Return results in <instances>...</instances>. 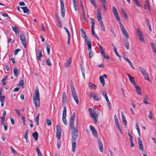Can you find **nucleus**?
Returning a JSON list of instances; mask_svg holds the SVG:
<instances>
[{
    "label": "nucleus",
    "instance_id": "nucleus-56",
    "mask_svg": "<svg viewBox=\"0 0 156 156\" xmlns=\"http://www.w3.org/2000/svg\"><path fill=\"white\" fill-rule=\"evenodd\" d=\"M20 51V49H16L14 52V55H16L18 54V52Z\"/></svg>",
    "mask_w": 156,
    "mask_h": 156
},
{
    "label": "nucleus",
    "instance_id": "nucleus-55",
    "mask_svg": "<svg viewBox=\"0 0 156 156\" xmlns=\"http://www.w3.org/2000/svg\"><path fill=\"white\" fill-rule=\"evenodd\" d=\"M6 77L7 76H6L4 78L2 81V83L4 85H5L6 84L5 80H6Z\"/></svg>",
    "mask_w": 156,
    "mask_h": 156
},
{
    "label": "nucleus",
    "instance_id": "nucleus-13",
    "mask_svg": "<svg viewBox=\"0 0 156 156\" xmlns=\"http://www.w3.org/2000/svg\"><path fill=\"white\" fill-rule=\"evenodd\" d=\"M138 139L139 143V148L141 151H144V148L142 141L139 138H138Z\"/></svg>",
    "mask_w": 156,
    "mask_h": 156
},
{
    "label": "nucleus",
    "instance_id": "nucleus-19",
    "mask_svg": "<svg viewBox=\"0 0 156 156\" xmlns=\"http://www.w3.org/2000/svg\"><path fill=\"white\" fill-rule=\"evenodd\" d=\"M121 114L122 118V120L123 124L126 126V125L127 121L126 119L125 116L124 115L122 112H121Z\"/></svg>",
    "mask_w": 156,
    "mask_h": 156
},
{
    "label": "nucleus",
    "instance_id": "nucleus-14",
    "mask_svg": "<svg viewBox=\"0 0 156 156\" xmlns=\"http://www.w3.org/2000/svg\"><path fill=\"white\" fill-rule=\"evenodd\" d=\"M127 75L128 76L129 80L131 82V83L132 84L134 85L136 84L134 81V78L132 76L129 74L128 73H127Z\"/></svg>",
    "mask_w": 156,
    "mask_h": 156
},
{
    "label": "nucleus",
    "instance_id": "nucleus-64",
    "mask_svg": "<svg viewBox=\"0 0 156 156\" xmlns=\"http://www.w3.org/2000/svg\"><path fill=\"white\" fill-rule=\"evenodd\" d=\"M89 55L90 58H92L94 55V53L93 52L90 51L89 52Z\"/></svg>",
    "mask_w": 156,
    "mask_h": 156
},
{
    "label": "nucleus",
    "instance_id": "nucleus-36",
    "mask_svg": "<svg viewBox=\"0 0 156 156\" xmlns=\"http://www.w3.org/2000/svg\"><path fill=\"white\" fill-rule=\"evenodd\" d=\"M71 87V91L72 93V94H75L76 93L75 88L73 86V84H70Z\"/></svg>",
    "mask_w": 156,
    "mask_h": 156
},
{
    "label": "nucleus",
    "instance_id": "nucleus-24",
    "mask_svg": "<svg viewBox=\"0 0 156 156\" xmlns=\"http://www.w3.org/2000/svg\"><path fill=\"white\" fill-rule=\"evenodd\" d=\"M72 96L73 99H74L75 101H76V104L78 105L79 103V101L78 97L76 93L73 94H72Z\"/></svg>",
    "mask_w": 156,
    "mask_h": 156
},
{
    "label": "nucleus",
    "instance_id": "nucleus-7",
    "mask_svg": "<svg viewBox=\"0 0 156 156\" xmlns=\"http://www.w3.org/2000/svg\"><path fill=\"white\" fill-rule=\"evenodd\" d=\"M60 1L61 4V16L63 18H64L65 15V9L64 7V4L63 0H60Z\"/></svg>",
    "mask_w": 156,
    "mask_h": 156
},
{
    "label": "nucleus",
    "instance_id": "nucleus-52",
    "mask_svg": "<svg viewBox=\"0 0 156 156\" xmlns=\"http://www.w3.org/2000/svg\"><path fill=\"white\" fill-rule=\"evenodd\" d=\"M88 95L90 98L94 97V94H95V93L93 92H90V93H88L87 94Z\"/></svg>",
    "mask_w": 156,
    "mask_h": 156
},
{
    "label": "nucleus",
    "instance_id": "nucleus-54",
    "mask_svg": "<svg viewBox=\"0 0 156 156\" xmlns=\"http://www.w3.org/2000/svg\"><path fill=\"white\" fill-rule=\"evenodd\" d=\"M61 133L56 132V137L58 139H61Z\"/></svg>",
    "mask_w": 156,
    "mask_h": 156
},
{
    "label": "nucleus",
    "instance_id": "nucleus-10",
    "mask_svg": "<svg viewBox=\"0 0 156 156\" xmlns=\"http://www.w3.org/2000/svg\"><path fill=\"white\" fill-rule=\"evenodd\" d=\"M90 128L93 136L95 137H97L98 136V133L96 129H95L94 126L92 125H90Z\"/></svg>",
    "mask_w": 156,
    "mask_h": 156
},
{
    "label": "nucleus",
    "instance_id": "nucleus-59",
    "mask_svg": "<svg viewBox=\"0 0 156 156\" xmlns=\"http://www.w3.org/2000/svg\"><path fill=\"white\" fill-rule=\"evenodd\" d=\"M149 113L150 114L149 115V117L151 119H152L153 117L152 113L151 111H149Z\"/></svg>",
    "mask_w": 156,
    "mask_h": 156
},
{
    "label": "nucleus",
    "instance_id": "nucleus-28",
    "mask_svg": "<svg viewBox=\"0 0 156 156\" xmlns=\"http://www.w3.org/2000/svg\"><path fill=\"white\" fill-rule=\"evenodd\" d=\"M100 81L102 84L103 86L105 85V81L103 76H100L99 77Z\"/></svg>",
    "mask_w": 156,
    "mask_h": 156
},
{
    "label": "nucleus",
    "instance_id": "nucleus-35",
    "mask_svg": "<svg viewBox=\"0 0 156 156\" xmlns=\"http://www.w3.org/2000/svg\"><path fill=\"white\" fill-rule=\"evenodd\" d=\"M56 133H62V130L61 127L58 125H57L56 126Z\"/></svg>",
    "mask_w": 156,
    "mask_h": 156
},
{
    "label": "nucleus",
    "instance_id": "nucleus-25",
    "mask_svg": "<svg viewBox=\"0 0 156 156\" xmlns=\"http://www.w3.org/2000/svg\"><path fill=\"white\" fill-rule=\"evenodd\" d=\"M12 30L14 31L16 34L19 33V29L16 26H12Z\"/></svg>",
    "mask_w": 156,
    "mask_h": 156
},
{
    "label": "nucleus",
    "instance_id": "nucleus-21",
    "mask_svg": "<svg viewBox=\"0 0 156 156\" xmlns=\"http://www.w3.org/2000/svg\"><path fill=\"white\" fill-rule=\"evenodd\" d=\"M62 102L63 104L66 103L67 101V97L66 96V93L65 92H64L62 94Z\"/></svg>",
    "mask_w": 156,
    "mask_h": 156
},
{
    "label": "nucleus",
    "instance_id": "nucleus-9",
    "mask_svg": "<svg viewBox=\"0 0 156 156\" xmlns=\"http://www.w3.org/2000/svg\"><path fill=\"white\" fill-rule=\"evenodd\" d=\"M85 41L87 46H88V51H91V44L90 39L88 37H86L85 38Z\"/></svg>",
    "mask_w": 156,
    "mask_h": 156
},
{
    "label": "nucleus",
    "instance_id": "nucleus-23",
    "mask_svg": "<svg viewBox=\"0 0 156 156\" xmlns=\"http://www.w3.org/2000/svg\"><path fill=\"white\" fill-rule=\"evenodd\" d=\"M102 5L105 10H106L107 8L106 6V0H101Z\"/></svg>",
    "mask_w": 156,
    "mask_h": 156
},
{
    "label": "nucleus",
    "instance_id": "nucleus-26",
    "mask_svg": "<svg viewBox=\"0 0 156 156\" xmlns=\"http://www.w3.org/2000/svg\"><path fill=\"white\" fill-rule=\"evenodd\" d=\"M97 17L98 19V21L99 22H101V21H102L101 20L102 19V16L101 13L100 12H98L97 16Z\"/></svg>",
    "mask_w": 156,
    "mask_h": 156
},
{
    "label": "nucleus",
    "instance_id": "nucleus-37",
    "mask_svg": "<svg viewBox=\"0 0 156 156\" xmlns=\"http://www.w3.org/2000/svg\"><path fill=\"white\" fill-rule=\"evenodd\" d=\"M121 31H122L123 34L126 36V38H129V34L126 31V29Z\"/></svg>",
    "mask_w": 156,
    "mask_h": 156
},
{
    "label": "nucleus",
    "instance_id": "nucleus-62",
    "mask_svg": "<svg viewBox=\"0 0 156 156\" xmlns=\"http://www.w3.org/2000/svg\"><path fill=\"white\" fill-rule=\"evenodd\" d=\"M5 98V96H2L0 97V101L1 102H3L4 101Z\"/></svg>",
    "mask_w": 156,
    "mask_h": 156
},
{
    "label": "nucleus",
    "instance_id": "nucleus-50",
    "mask_svg": "<svg viewBox=\"0 0 156 156\" xmlns=\"http://www.w3.org/2000/svg\"><path fill=\"white\" fill-rule=\"evenodd\" d=\"M46 64L49 66H51V65L50 59L48 58L47 60Z\"/></svg>",
    "mask_w": 156,
    "mask_h": 156
},
{
    "label": "nucleus",
    "instance_id": "nucleus-15",
    "mask_svg": "<svg viewBox=\"0 0 156 156\" xmlns=\"http://www.w3.org/2000/svg\"><path fill=\"white\" fill-rule=\"evenodd\" d=\"M144 8L145 9H148L149 10H150V5L148 0H147L146 1L144 6Z\"/></svg>",
    "mask_w": 156,
    "mask_h": 156
},
{
    "label": "nucleus",
    "instance_id": "nucleus-47",
    "mask_svg": "<svg viewBox=\"0 0 156 156\" xmlns=\"http://www.w3.org/2000/svg\"><path fill=\"white\" fill-rule=\"evenodd\" d=\"M36 151L38 156H42L40 151L38 148H36Z\"/></svg>",
    "mask_w": 156,
    "mask_h": 156
},
{
    "label": "nucleus",
    "instance_id": "nucleus-6",
    "mask_svg": "<svg viewBox=\"0 0 156 156\" xmlns=\"http://www.w3.org/2000/svg\"><path fill=\"white\" fill-rule=\"evenodd\" d=\"M136 32L137 35L139 38L140 41L141 42H144L145 41V40L144 39L143 35L141 32L140 30L138 28H137L136 29Z\"/></svg>",
    "mask_w": 156,
    "mask_h": 156
},
{
    "label": "nucleus",
    "instance_id": "nucleus-1",
    "mask_svg": "<svg viewBox=\"0 0 156 156\" xmlns=\"http://www.w3.org/2000/svg\"><path fill=\"white\" fill-rule=\"evenodd\" d=\"M71 136H72V151L74 152L75 151L76 148V141L77 137L78 130L77 128H72Z\"/></svg>",
    "mask_w": 156,
    "mask_h": 156
},
{
    "label": "nucleus",
    "instance_id": "nucleus-61",
    "mask_svg": "<svg viewBox=\"0 0 156 156\" xmlns=\"http://www.w3.org/2000/svg\"><path fill=\"white\" fill-rule=\"evenodd\" d=\"M15 111L19 116H21L19 110L15 109Z\"/></svg>",
    "mask_w": 156,
    "mask_h": 156
},
{
    "label": "nucleus",
    "instance_id": "nucleus-33",
    "mask_svg": "<svg viewBox=\"0 0 156 156\" xmlns=\"http://www.w3.org/2000/svg\"><path fill=\"white\" fill-rule=\"evenodd\" d=\"M13 72L14 75L15 76L17 77L18 74V70L17 68H14L13 69Z\"/></svg>",
    "mask_w": 156,
    "mask_h": 156
},
{
    "label": "nucleus",
    "instance_id": "nucleus-12",
    "mask_svg": "<svg viewBox=\"0 0 156 156\" xmlns=\"http://www.w3.org/2000/svg\"><path fill=\"white\" fill-rule=\"evenodd\" d=\"M114 118H115V123L117 127V128H118L119 130L120 131V133H122L121 132V130L119 124V122L116 116V115H115Z\"/></svg>",
    "mask_w": 156,
    "mask_h": 156
},
{
    "label": "nucleus",
    "instance_id": "nucleus-11",
    "mask_svg": "<svg viewBox=\"0 0 156 156\" xmlns=\"http://www.w3.org/2000/svg\"><path fill=\"white\" fill-rule=\"evenodd\" d=\"M75 118V116H72L70 118L69 122V125L71 128L75 127L74 126Z\"/></svg>",
    "mask_w": 156,
    "mask_h": 156
},
{
    "label": "nucleus",
    "instance_id": "nucleus-43",
    "mask_svg": "<svg viewBox=\"0 0 156 156\" xmlns=\"http://www.w3.org/2000/svg\"><path fill=\"white\" fill-rule=\"evenodd\" d=\"M91 23L92 24L91 28H94V19L90 18Z\"/></svg>",
    "mask_w": 156,
    "mask_h": 156
},
{
    "label": "nucleus",
    "instance_id": "nucleus-40",
    "mask_svg": "<svg viewBox=\"0 0 156 156\" xmlns=\"http://www.w3.org/2000/svg\"><path fill=\"white\" fill-rule=\"evenodd\" d=\"M89 87L92 89H95L96 87V86L93 84L92 83H89Z\"/></svg>",
    "mask_w": 156,
    "mask_h": 156
},
{
    "label": "nucleus",
    "instance_id": "nucleus-5",
    "mask_svg": "<svg viewBox=\"0 0 156 156\" xmlns=\"http://www.w3.org/2000/svg\"><path fill=\"white\" fill-rule=\"evenodd\" d=\"M66 106H64L62 113V119L64 123L66 125H67L68 123L66 117Z\"/></svg>",
    "mask_w": 156,
    "mask_h": 156
},
{
    "label": "nucleus",
    "instance_id": "nucleus-27",
    "mask_svg": "<svg viewBox=\"0 0 156 156\" xmlns=\"http://www.w3.org/2000/svg\"><path fill=\"white\" fill-rule=\"evenodd\" d=\"M32 135L34 137L35 140H38V134L37 131H35L33 133H32Z\"/></svg>",
    "mask_w": 156,
    "mask_h": 156
},
{
    "label": "nucleus",
    "instance_id": "nucleus-3",
    "mask_svg": "<svg viewBox=\"0 0 156 156\" xmlns=\"http://www.w3.org/2000/svg\"><path fill=\"white\" fill-rule=\"evenodd\" d=\"M90 115L91 117L93 118L94 123L96 124L97 122L99 115V113L98 111H97V110L96 109H94L92 113H90Z\"/></svg>",
    "mask_w": 156,
    "mask_h": 156
},
{
    "label": "nucleus",
    "instance_id": "nucleus-46",
    "mask_svg": "<svg viewBox=\"0 0 156 156\" xmlns=\"http://www.w3.org/2000/svg\"><path fill=\"white\" fill-rule=\"evenodd\" d=\"M81 72L82 74V75L83 77V78L84 79L85 78V73H84V68L82 67H81Z\"/></svg>",
    "mask_w": 156,
    "mask_h": 156
},
{
    "label": "nucleus",
    "instance_id": "nucleus-58",
    "mask_svg": "<svg viewBox=\"0 0 156 156\" xmlns=\"http://www.w3.org/2000/svg\"><path fill=\"white\" fill-rule=\"evenodd\" d=\"M91 3L94 5V6L96 7V5L94 0H90Z\"/></svg>",
    "mask_w": 156,
    "mask_h": 156
},
{
    "label": "nucleus",
    "instance_id": "nucleus-49",
    "mask_svg": "<svg viewBox=\"0 0 156 156\" xmlns=\"http://www.w3.org/2000/svg\"><path fill=\"white\" fill-rule=\"evenodd\" d=\"M80 31L82 34V37L83 38L85 37H86V34L83 29L82 28H81L80 29Z\"/></svg>",
    "mask_w": 156,
    "mask_h": 156
},
{
    "label": "nucleus",
    "instance_id": "nucleus-2",
    "mask_svg": "<svg viewBox=\"0 0 156 156\" xmlns=\"http://www.w3.org/2000/svg\"><path fill=\"white\" fill-rule=\"evenodd\" d=\"M33 102L36 107L40 106V98L38 87H36L34 94L33 96Z\"/></svg>",
    "mask_w": 156,
    "mask_h": 156
},
{
    "label": "nucleus",
    "instance_id": "nucleus-48",
    "mask_svg": "<svg viewBox=\"0 0 156 156\" xmlns=\"http://www.w3.org/2000/svg\"><path fill=\"white\" fill-rule=\"evenodd\" d=\"M82 13H83V14H82L83 18V19L85 21H86L87 20H86V17L85 11L84 10H82Z\"/></svg>",
    "mask_w": 156,
    "mask_h": 156
},
{
    "label": "nucleus",
    "instance_id": "nucleus-20",
    "mask_svg": "<svg viewBox=\"0 0 156 156\" xmlns=\"http://www.w3.org/2000/svg\"><path fill=\"white\" fill-rule=\"evenodd\" d=\"M37 53L38 55L37 56V57L39 60L41 61V58L43 56L41 50L40 49H38Z\"/></svg>",
    "mask_w": 156,
    "mask_h": 156
},
{
    "label": "nucleus",
    "instance_id": "nucleus-51",
    "mask_svg": "<svg viewBox=\"0 0 156 156\" xmlns=\"http://www.w3.org/2000/svg\"><path fill=\"white\" fill-rule=\"evenodd\" d=\"M64 29L65 30L67 33V34L68 37H70V32L68 29L66 27H64Z\"/></svg>",
    "mask_w": 156,
    "mask_h": 156
},
{
    "label": "nucleus",
    "instance_id": "nucleus-29",
    "mask_svg": "<svg viewBox=\"0 0 156 156\" xmlns=\"http://www.w3.org/2000/svg\"><path fill=\"white\" fill-rule=\"evenodd\" d=\"M148 97L147 95H146L145 97H144V100H143V102L145 104H148L150 105L151 104L149 102H147V100H148Z\"/></svg>",
    "mask_w": 156,
    "mask_h": 156
},
{
    "label": "nucleus",
    "instance_id": "nucleus-63",
    "mask_svg": "<svg viewBox=\"0 0 156 156\" xmlns=\"http://www.w3.org/2000/svg\"><path fill=\"white\" fill-rule=\"evenodd\" d=\"M127 38L126 39H124L123 40V43H124V44H126L129 43L128 41L129 38Z\"/></svg>",
    "mask_w": 156,
    "mask_h": 156
},
{
    "label": "nucleus",
    "instance_id": "nucleus-57",
    "mask_svg": "<svg viewBox=\"0 0 156 156\" xmlns=\"http://www.w3.org/2000/svg\"><path fill=\"white\" fill-rule=\"evenodd\" d=\"M0 118L1 119V124H4L5 121V117H1Z\"/></svg>",
    "mask_w": 156,
    "mask_h": 156
},
{
    "label": "nucleus",
    "instance_id": "nucleus-17",
    "mask_svg": "<svg viewBox=\"0 0 156 156\" xmlns=\"http://www.w3.org/2000/svg\"><path fill=\"white\" fill-rule=\"evenodd\" d=\"M71 61L72 58L70 57L68 59L66 62L64 64L65 66L66 67L69 66L71 64Z\"/></svg>",
    "mask_w": 156,
    "mask_h": 156
},
{
    "label": "nucleus",
    "instance_id": "nucleus-30",
    "mask_svg": "<svg viewBox=\"0 0 156 156\" xmlns=\"http://www.w3.org/2000/svg\"><path fill=\"white\" fill-rule=\"evenodd\" d=\"M24 13H29L30 12L29 10L28 9L27 7H21Z\"/></svg>",
    "mask_w": 156,
    "mask_h": 156
},
{
    "label": "nucleus",
    "instance_id": "nucleus-41",
    "mask_svg": "<svg viewBox=\"0 0 156 156\" xmlns=\"http://www.w3.org/2000/svg\"><path fill=\"white\" fill-rule=\"evenodd\" d=\"M46 47L47 54L48 55H49L50 53V46L47 44L46 45Z\"/></svg>",
    "mask_w": 156,
    "mask_h": 156
},
{
    "label": "nucleus",
    "instance_id": "nucleus-34",
    "mask_svg": "<svg viewBox=\"0 0 156 156\" xmlns=\"http://www.w3.org/2000/svg\"><path fill=\"white\" fill-rule=\"evenodd\" d=\"M99 23H100V26H101V29L103 30V31L104 32H105V27L104 26V25L103 23V22L101 21V22H100Z\"/></svg>",
    "mask_w": 156,
    "mask_h": 156
},
{
    "label": "nucleus",
    "instance_id": "nucleus-4",
    "mask_svg": "<svg viewBox=\"0 0 156 156\" xmlns=\"http://www.w3.org/2000/svg\"><path fill=\"white\" fill-rule=\"evenodd\" d=\"M20 38L21 40L22 44L23 45L25 48L26 46V42L25 34L22 32L20 34Z\"/></svg>",
    "mask_w": 156,
    "mask_h": 156
},
{
    "label": "nucleus",
    "instance_id": "nucleus-8",
    "mask_svg": "<svg viewBox=\"0 0 156 156\" xmlns=\"http://www.w3.org/2000/svg\"><path fill=\"white\" fill-rule=\"evenodd\" d=\"M112 12L116 20L118 21H119L120 20V18L119 16L117 10L115 6H112Z\"/></svg>",
    "mask_w": 156,
    "mask_h": 156
},
{
    "label": "nucleus",
    "instance_id": "nucleus-60",
    "mask_svg": "<svg viewBox=\"0 0 156 156\" xmlns=\"http://www.w3.org/2000/svg\"><path fill=\"white\" fill-rule=\"evenodd\" d=\"M29 132V130L28 129H27L25 133V135L24 136V137L25 138H28V133Z\"/></svg>",
    "mask_w": 156,
    "mask_h": 156
},
{
    "label": "nucleus",
    "instance_id": "nucleus-31",
    "mask_svg": "<svg viewBox=\"0 0 156 156\" xmlns=\"http://www.w3.org/2000/svg\"><path fill=\"white\" fill-rule=\"evenodd\" d=\"M112 46L113 47V50H114V52H115V54L117 56H118L120 58L121 56L118 54V53L117 52V50H116V48L115 47V46H114V45H113V44H112Z\"/></svg>",
    "mask_w": 156,
    "mask_h": 156
},
{
    "label": "nucleus",
    "instance_id": "nucleus-45",
    "mask_svg": "<svg viewBox=\"0 0 156 156\" xmlns=\"http://www.w3.org/2000/svg\"><path fill=\"white\" fill-rule=\"evenodd\" d=\"M24 81L23 80L20 81L18 84L19 85L21 86L23 88L24 87Z\"/></svg>",
    "mask_w": 156,
    "mask_h": 156
},
{
    "label": "nucleus",
    "instance_id": "nucleus-53",
    "mask_svg": "<svg viewBox=\"0 0 156 156\" xmlns=\"http://www.w3.org/2000/svg\"><path fill=\"white\" fill-rule=\"evenodd\" d=\"M48 126H50L51 124V121L48 119H47L46 120Z\"/></svg>",
    "mask_w": 156,
    "mask_h": 156
},
{
    "label": "nucleus",
    "instance_id": "nucleus-22",
    "mask_svg": "<svg viewBox=\"0 0 156 156\" xmlns=\"http://www.w3.org/2000/svg\"><path fill=\"white\" fill-rule=\"evenodd\" d=\"M139 69L140 70V72H141L142 74L144 75V76L146 74H147V73H148L146 71L145 69H144L142 67H139Z\"/></svg>",
    "mask_w": 156,
    "mask_h": 156
},
{
    "label": "nucleus",
    "instance_id": "nucleus-42",
    "mask_svg": "<svg viewBox=\"0 0 156 156\" xmlns=\"http://www.w3.org/2000/svg\"><path fill=\"white\" fill-rule=\"evenodd\" d=\"M119 22V25L120 26L121 30V31L123 30H125V28L124 26L121 23L120 20V21H118Z\"/></svg>",
    "mask_w": 156,
    "mask_h": 156
},
{
    "label": "nucleus",
    "instance_id": "nucleus-32",
    "mask_svg": "<svg viewBox=\"0 0 156 156\" xmlns=\"http://www.w3.org/2000/svg\"><path fill=\"white\" fill-rule=\"evenodd\" d=\"M136 128L138 134L139 136H140V131L139 126V123L137 122L136 123Z\"/></svg>",
    "mask_w": 156,
    "mask_h": 156
},
{
    "label": "nucleus",
    "instance_id": "nucleus-18",
    "mask_svg": "<svg viewBox=\"0 0 156 156\" xmlns=\"http://www.w3.org/2000/svg\"><path fill=\"white\" fill-rule=\"evenodd\" d=\"M134 87H135L136 90V93L138 95H141V90L140 87H139L138 85H137L136 84L134 85Z\"/></svg>",
    "mask_w": 156,
    "mask_h": 156
},
{
    "label": "nucleus",
    "instance_id": "nucleus-38",
    "mask_svg": "<svg viewBox=\"0 0 156 156\" xmlns=\"http://www.w3.org/2000/svg\"><path fill=\"white\" fill-rule=\"evenodd\" d=\"M144 76L145 79L148 80L150 83H151V81L150 79L148 73H147V74H146Z\"/></svg>",
    "mask_w": 156,
    "mask_h": 156
},
{
    "label": "nucleus",
    "instance_id": "nucleus-16",
    "mask_svg": "<svg viewBox=\"0 0 156 156\" xmlns=\"http://www.w3.org/2000/svg\"><path fill=\"white\" fill-rule=\"evenodd\" d=\"M98 143L99 150L101 152H102L103 151V148L101 141L99 140L98 141Z\"/></svg>",
    "mask_w": 156,
    "mask_h": 156
},
{
    "label": "nucleus",
    "instance_id": "nucleus-44",
    "mask_svg": "<svg viewBox=\"0 0 156 156\" xmlns=\"http://www.w3.org/2000/svg\"><path fill=\"white\" fill-rule=\"evenodd\" d=\"M73 5L74 8L75 10V11H76L77 9V5L76 4V1H73Z\"/></svg>",
    "mask_w": 156,
    "mask_h": 156
},
{
    "label": "nucleus",
    "instance_id": "nucleus-39",
    "mask_svg": "<svg viewBox=\"0 0 156 156\" xmlns=\"http://www.w3.org/2000/svg\"><path fill=\"white\" fill-rule=\"evenodd\" d=\"M39 116H40L39 113H38L36 117L35 120H36V121L37 123V126L38 125L39 123Z\"/></svg>",
    "mask_w": 156,
    "mask_h": 156
}]
</instances>
